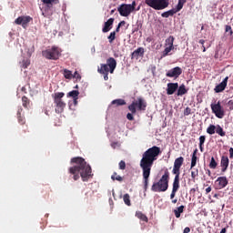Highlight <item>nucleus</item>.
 Returning <instances> with one entry per match:
<instances>
[{
	"mask_svg": "<svg viewBox=\"0 0 233 233\" xmlns=\"http://www.w3.org/2000/svg\"><path fill=\"white\" fill-rule=\"evenodd\" d=\"M161 154V147L153 146L146 150L140 160V168H142L143 183H144V192L148 190V181L150 178V172L152 167H154V161H157V157Z\"/></svg>",
	"mask_w": 233,
	"mask_h": 233,
	"instance_id": "f257e3e1",
	"label": "nucleus"
},
{
	"mask_svg": "<svg viewBox=\"0 0 233 233\" xmlns=\"http://www.w3.org/2000/svg\"><path fill=\"white\" fill-rule=\"evenodd\" d=\"M71 163H75V166L68 168V172L73 176L74 181H77L79 177H82V181H88L92 176V167L86 163L85 158L81 157H76L71 159Z\"/></svg>",
	"mask_w": 233,
	"mask_h": 233,
	"instance_id": "f03ea898",
	"label": "nucleus"
},
{
	"mask_svg": "<svg viewBox=\"0 0 233 233\" xmlns=\"http://www.w3.org/2000/svg\"><path fill=\"white\" fill-rule=\"evenodd\" d=\"M116 66L117 61H116V58L109 57L106 59V64L100 65V67L97 68V72L104 76L105 81H108V73L114 74V70H116Z\"/></svg>",
	"mask_w": 233,
	"mask_h": 233,
	"instance_id": "7ed1b4c3",
	"label": "nucleus"
},
{
	"mask_svg": "<svg viewBox=\"0 0 233 233\" xmlns=\"http://www.w3.org/2000/svg\"><path fill=\"white\" fill-rule=\"evenodd\" d=\"M170 180V173L168 169L165 170L164 175L158 182H154L151 190L152 192H167L168 190V181Z\"/></svg>",
	"mask_w": 233,
	"mask_h": 233,
	"instance_id": "20e7f679",
	"label": "nucleus"
},
{
	"mask_svg": "<svg viewBox=\"0 0 233 233\" xmlns=\"http://www.w3.org/2000/svg\"><path fill=\"white\" fill-rule=\"evenodd\" d=\"M128 110L132 114L136 112H145L147 110V101L143 97H137V100H134L129 106Z\"/></svg>",
	"mask_w": 233,
	"mask_h": 233,
	"instance_id": "39448f33",
	"label": "nucleus"
},
{
	"mask_svg": "<svg viewBox=\"0 0 233 233\" xmlns=\"http://www.w3.org/2000/svg\"><path fill=\"white\" fill-rule=\"evenodd\" d=\"M63 97H65V93L63 92H57L53 95L54 103L56 106L55 109L56 114H61L65 110V106H66V103L63 101Z\"/></svg>",
	"mask_w": 233,
	"mask_h": 233,
	"instance_id": "423d86ee",
	"label": "nucleus"
},
{
	"mask_svg": "<svg viewBox=\"0 0 233 233\" xmlns=\"http://www.w3.org/2000/svg\"><path fill=\"white\" fill-rule=\"evenodd\" d=\"M146 5L154 10H165L168 8V0H145Z\"/></svg>",
	"mask_w": 233,
	"mask_h": 233,
	"instance_id": "0eeeda50",
	"label": "nucleus"
},
{
	"mask_svg": "<svg viewBox=\"0 0 233 233\" xmlns=\"http://www.w3.org/2000/svg\"><path fill=\"white\" fill-rule=\"evenodd\" d=\"M42 56L43 57H46V59L57 61V59H59V56H61V51L59 50V47L53 46L50 49L43 51Z\"/></svg>",
	"mask_w": 233,
	"mask_h": 233,
	"instance_id": "6e6552de",
	"label": "nucleus"
},
{
	"mask_svg": "<svg viewBox=\"0 0 233 233\" xmlns=\"http://www.w3.org/2000/svg\"><path fill=\"white\" fill-rule=\"evenodd\" d=\"M174 36L170 35L169 37H167L165 41V49L162 51V55H161V59H163V57H167V56H171L172 54H170L171 50H174Z\"/></svg>",
	"mask_w": 233,
	"mask_h": 233,
	"instance_id": "1a4fd4ad",
	"label": "nucleus"
},
{
	"mask_svg": "<svg viewBox=\"0 0 233 233\" xmlns=\"http://www.w3.org/2000/svg\"><path fill=\"white\" fill-rule=\"evenodd\" d=\"M210 107L216 117L218 119H223V117H225V109L222 107L220 101H218V103H212Z\"/></svg>",
	"mask_w": 233,
	"mask_h": 233,
	"instance_id": "9d476101",
	"label": "nucleus"
},
{
	"mask_svg": "<svg viewBox=\"0 0 233 233\" xmlns=\"http://www.w3.org/2000/svg\"><path fill=\"white\" fill-rule=\"evenodd\" d=\"M117 12L122 17H128L132 14V6L128 4H122L117 7Z\"/></svg>",
	"mask_w": 233,
	"mask_h": 233,
	"instance_id": "9b49d317",
	"label": "nucleus"
},
{
	"mask_svg": "<svg viewBox=\"0 0 233 233\" xmlns=\"http://www.w3.org/2000/svg\"><path fill=\"white\" fill-rule=\"evenodd\" d=\"M227 185H228V179L227 177H218L215 181L216 190H223Z\"/></svg>",
	"mask_w": 233,
	"mask_h": 233,
	"instance_id": "f8f14e48",
	"label": "nucleus"
},
{
	"mask_svg": "<svg viewBox=\"0 0 233 233\" xmlns=\"http://www.w3.org/2000/svg\"><path fill=\"white\" fill-rule=\"evenodd\" d=\"M184 162H185V158L183 157H179L176 158L174 162L172 174H177V175L181 174L180 170H181V167H183Z\"/></svg>",
	"mask_w": 233,
	"mask_h": 233,
	"instance_id": "ddd939ff",
	"label": "nucleus"
},
{
	"mask_svg": "<svg viewBox=\"0 0 233 233\" xmlns=\"http://www.w3.org/2000/svg\"><path fill=\"white\" fill-rule=\"evenodd\" d=\"M183 74V69L179 66H176L170 70H168L166 74L167 77H175V79H177L179 76Z\"/></svg>",
	"mask_w": 233,
	"mask_h": 233,
	"instance_id": "4468645a",
	"label": "nucleus"
},
{
	"mask_svg": "<svg viewBox=\"0 0 233 233\" xmlns=\"http://www.w3.org/2000/svg\"><path fill=\"white\" fill-rule=\"evenodd\" d=\"M177 190H179V175L175 174L173 187L170 194V199H174V198H176V194L177 193Z\"/></svg>",
	"mask_w": 233,
	"mask_h": 233,
	"instance_id": "2eb2a0df",
	"label": "nucleus"
},
{
	"mask_svg": "<svg viewBox=\"0 0 233 233\" xmlns=\"http://www.w3.org/2000/svg\"><path fill=\"white\" fill-rule=\"evenodd\" d=\"M30 21H32V17L31 16H19L18 18H16L15 20V25H22L23 28H26V26L28 25V23H30Z\"/></svg>",
	"mask_w": 233,
	"mask_h": 233,
	"instance_id": "dca6fc26",
	"label": "nucleus"
},
{
	"mask_svg": "<svg viewBox=\"0 0 233 233\" xmlns=\"http://www.w3.org/2000/svg\"><path fill=\"white\" fill-rule=\"evenodd\" d=\"M228 83V76H226L220 84H218L215 86L214 92L216 94H219V93L223 92L227 88Z\"/></svg>",
	"mask_w": 233,
	"mask_h": 233,
	"instance_id": "f3484780",
	"label": "nucleus"
},
{
	"mask_svg": "<svg viewBox=\"0 0 233 233\" xmlns=\"http://www.w3.org/2000/svg\"><path fill=\"white\" fill-rule=\"evenodd\" d=\"M46 5L45 6L42 15L45 17H52L54 15V5L53 4H46Z\"/></svg>",
	"mask_w": 233,
	"mask_h": 233,
	"instance_id": "a211bd4d",
	"label": "nucleus"
},
{
	"mask_svg": "<svg viewBox=\"0 0 233 233\" xmlns=\"http://www.w3.org/2000/svg\"><path fill=\"white\" fill-rule=\"evenodd\" d=\"M230 163V160L228 159V156H222L220 158V167H221V172L225 174L227 170L228 169V165Z\"/></svg>",
	"mask_w": 233,
	"mask_h": 233,
	"instance_id": "6ab92c4d",
	"label": "nucleus"
},
{
	"mask_svg": "<svg viewBox=\"0 0 233 233\" xmlns=\"http://www.w3.org/2000/svg\"><path fill=\"white\" fill-rule=\"evenodd\" d=\"M177 88H179V84L177 83H168L167 88V96H172L176 91H177Z\"/></svg>",
	"mask_w": 233,
	"mask_h": 233,
	"instance_id": "aec40b11",
	"label": "nucleus"
},
{
	"mask_svg": "<svg viewBox=\"0 0 233 233\" xmlns=\"http://www.w3.org/2000/svg\"><path fill=\"white\" fill-rule=\"evenodd\" d=\"M114 18H109L106 22L104 24V27L102 28V32L104 34H106V32H110L112 30V26H114Z\"/></svg>",
	"mask_w": 233,
	"mask_h": 233,
	"instance_id": "412c9836",
	"label": "nucleus"
},
{
	"mask_svg": "<svg viewBox=\"0 0 233 233\" xmlns=\"http://www.w3.org/2000/svg\"><path fill=\"white\" fill-rule=\"evenodd\" d=\"M145 54V48L138 47L131 54V59H139V57H143Z\"/></svg>",
	"mask_w": 233,
	"mask_h": 233,
	"instance_id": "4be33fe9",
	"label": "nucleus"
},
{
	"mask_svg": "<svg viewBox=\"0 0 233 233\" xmlns=\"http://www.w3.org/2000/svg\"><path fill=\"white\" fill-rule=\"evenodd\" d=\"M16 117L18 119L19 125H25L26 119L25 118V114H23V107H18Z\"/></svg>",
	"mask_w": 233,
	"mask_h": 233,
	"instance_id": "5701e85b",
	"label": "nucleus"
},
{
	"mask_svg": "<svg viewBox=\"0 0 233 233\" xmlns=\"http://www.w3.org/2000/svg\"><path fill=\"white\" fill-rule=\"evenodd\" d=\"M177 12H179V11L175 7L171 10L162 13L161 15H162V17L168 18V17H172V15H174V14H177Z\"/></svg>",
	"mask_w": 233,
	"mask_h": 233,
	"instance_id": "b1692460",
	"label": "nucleus"
},
{
	"mask_svg": "<svg viewBox=\"0 0 233 233\" xmlns=\"http://www.w3.org/2000/svg\"><path fill=\"white\" fill-rule=\"evenodd\" d=\"M196 165H198V148H196L193 151V154L191 156V167L190 168H194V167H196Z\"/></svg>",
	"mask_w": 233,
	"mask_h": 233,
	"instance_id": "393cba45",
	"label": "nucleus"
},
{
	"mask_svg": "<svg viewBox=\"0 0 233 233\" xmlns=\"http://www.w3.org/2000/svg\"><path fill=\"white\" fill-rule=\"evenodd\" d=\"M177 90V96H185V94L188 92L187 86L184 84L180 85Z\"/></svg>",
	"mask_w": 233,
	"mask_h": 233,
	"instance_id": "a878e982",
	"label": "nucleus"
},
{
	"mask_svg": "<svg viewBox=\"0 0 233 233\" xmlns=\"http://www.w3.org/2000/svg\"><path fill=\"white\" fill-rule=\"evenodd\" d=\"M136 218H137L141 221H145V223H148V217H147V215H145L141 211H137L136 212Z\"/></svg>",
	"mask_w": 233,
	"mask_h": 233,
	"instance_id": "bb28decb",
	"label": "nucleus"
},
{
	"mask_svg": "<svg viewBox=\"0 0 233 233\" xmlns=\"http://www.w3.org/2000/svg\"><path fill=\"white\" fill-rule=\"evenodd\" d=\"M111 105H115L116 106H123L127 105V101L123 98L115 99L111 102Z\"/></svg>",
	"mask_w": 233,
	"mask_h": 233,
	"instance_id": "cd10ccee",
	"label": "nucleus"
},
{
	"mask_svg": "<svg viewBox=\"0 0 233 233\" xmlns=\"http://www.w3.org/2000/svg\"><path fill=\"white\" fill-rule=\"evenodd\" d=\"M67 97H72L74 101H77L79 99V91L77 90H73L67 93Z\"/></svg>",
	"mask_w": 233,
	"mask_h": 233,
	"instance_id": "c85d7f7f",
	"label": "nucleus"
},
{
	"mask_svg": "<svg viewBox=\"0 0 233 233\" xmlns=\"http://www.w3.org/2000/svg\"><path fill=\"white\" fill-rule=\"evenodd\" d=\"M216 134H218V136H220L221 137H225V136H227V133L223 130V127H221V126L217 125L216 127Z\"/></svg>",
	"mask_w": 233,
	"mask_h": 233,
	"instance_id": "c756f323",
	"label": "nucleus"
},
{
	"mask_svg": "<svg viewBox=\"0 0 233 233\" xmlns=\"http://www.w3.org/2000/svg\"><path fill=\"white\" fill-rule=\"evenodd\" d=\"M62 74L66 79H72V77H74V74L68 69H64Z\"/></svg>",
	"mask_w": 233,
	"mask_h": 233,
	"instance_id": "7c9ffc66",
	"label": "nucleus"
},
{
	"mask_svg": "<svg viewBox=\"0 0 233 233\" xmlns=\"http://www.w3.org/2000/svg\"><path fill=\"white\" fill-rule=\"evenodd\" d=\"M183 210H185V206H180L177 209H175L174 214L176 218H181V214H183Z\"/></svg>",
	"mask_w": 233,
	"mask_h": 233,
	"instance_id": "2f4dec72",
	"label": "nucleus"
},
{
	"mask_svg": "<svg viewBox=\"0 0 233 233\" xmlns=\"http://www.w3.org/2000/svg\"><path fill=\"white\" fill-rule=\"evenodd\" d=\"M216 128L217 126L215 125H209L207 128V134H209V136H214V134L216 133Z\"/></svg>",
	"mask_w": 233,
	"mask_h": 233,
	"instance_id": "473e14b6",
	"label": "nucleus"
},
{
	"mask_svg": "<svg viewBox=\"0 0 233 233\" xmlns=\"http://www.w3.org/2000/svg\"><path fill=\"white\" fill-rule=\"evenodd\" d=\"M112 181H118L119 183L123 182V177L117 175V172H114L111 176Z\"/></svg>",
	"mask_w": 233,
	"mask_h": 233,
	"instance_id": "72a5a7b5",
	"label": "nucleus"
},
{
	"mask_svg": "<svg viewBox=\"0 0 233 233\" xmlns=\"http://www.w3.org/2000/svg\"><path fill=\"white\" fill-rule=\"evenodd\" d=\"M22 105H23L24 108H28V106H30V99H28V97L24 96L22 97Z\"/></svg>",
	"mask_w": 233,
	"mask_h": 233,
	"instance_id": "f704fd0d",
	"label": "nucleus"
},
{
	"mask_svg": "<svg viewBox=\"0 0 233 233\" xmlns=\"http://www.w3.org/2000/svg\"><path fill=\"white\" fill-rule=\"evenodd\" d=\"M185 3H187V0H178V3L176 6L178 12H181V10H183V6L185 5Z\"/></svg>",
	"mask_w": 233,
	"mask_h": 233,
	"instance_id": "c9c22d12",
	"label": "nucleus"
},
{
	"mask_svg": "<svg viewBox=\"0 0 233 233\" xmlns=\"http://www.w3.org/2000/svg\"><path fill=\"white\" fill-rule=\"evenodd\" d=\"M209 168H212L213 170H216V168H218V163L216 162V158H214V157H211V160L209 162Z\"/></svg>",
	"mask_w": 233,
	"mask_h": 233,
	"instance_id": "e433bc0d",
	"label": "nucleus"
},
{
	"mask_svg": "<svg viewBox=\"0 0 233 233\" xmlns=\"http://www.w3.org/2000/svg\"><path fill=\"white\" fill-rule=\"evenodd\" d=\"M123 199L125 205H127V207H130L132 205V203L130 202V195H128L127 193L124 195Z\"/></svg>",
	"mask_w": 233,
	"mask_h": 233,
	"instance_id": "4c0bfd02",
	"label": "nucleus"
},
{
	"mask_svg": "<svg viewBox=\"0 0 233 233\" xmlns=\"http://www.w3.org/2000/svg\"><path fill=\"white\" fill-rule=\"evenodd\" d=\"M225 33L228 34V35H230V37H232L233 36L232 26L226 25H225Z\"/></svg>",
	"mask_w": 233,
	"mask_h": 233,
	"instance_id": "58836bf2",
	"label": "nucleus"
},
{
	"mask_svg": "<svg viewBox=\"0 0 233 233\" xmlns=\"http://www.w3.org/2000/svg\"><path fill=\"white\" fill-rule=\"evenodd\" d=\"M107 39L110 44L114 43V41L116 40V31L111 32L110 35L107 36Z\"/></svg>",
	"mask_w": 233,
	"mask_h": 233,
	"instance_id": "ea45409f",
	"label": "nucleus"
},
{
	"mask_svg": "<svg viewBox=\"0 0 233 233\" xmlns=\"http://www.w3.org/2000/svg\"><path fill=\"white\" fill-rule=\"evenodd\" d=\"M30 66V60L29 59H24L22 61V68H28Z\"/></svg>",
	"mask_w": 233,
	"mask_h": 233,
	"instance_id": "a19ab883",
	"label": "nucleus"
},
{
	"mask_svg": "<svg viewBox=\"0 0 233 233\" xmlns=\"http://www.w3.org/2000/svg\"><path fill=\"white\" fill-rule=\"evenodd\" d=\"M118 167L120 170H125V168H127V163L125 160H121L118 164Z\"/></svg>",
	"mask_w": 233,
	"mask_h": 233,
	"instance_id": "79ce46f5",
	"label": "nucleus"
},
{
	"mask_svg": "<svg viewBox=\"0 0 233 233\" xmlns=\"http://www.w3.org/2000/svg\"><path fill=\"white\" fill-rule=\"evenodd\" d=\"M198 176H199V170L195 169L194 171H191V177L192 179H196V177H198Z\"/></svg>",
	"mask_w": 233,
	"mask_h": 233,
	"instance_id": "37998d69",
	"label": "nucleus"
},
{
	"mask_svg": "<svg viewBox=\"0 0 233 233\" xmlns=\"http://www.w3.org/2000/svg\"><path fill=\"white\" fill-rule=\"evenodd\" d=\"M206 139H207V137H205V136H200L199 137V145H200V147H203V145H205Z\"/></svg>",
	"mask_w": 233,
	"mask_h": 233,
	"instance_id": "c03bdc74",
	"label": "nucleus"
},
{
	"mask_svg": "<svg viewBox=\"0 0 233 233\" xmlns=\"http://www.w3.org/2000/svg\"><path fill=\"white\" fill-rule=\"evenodd\" d=\"M192 114V109L190 107H186L184 110V116H190Z\"/></svg>",
	"mask_w": 233,
	"mask_h": 233,
	"instance_id": "a18cd8bd",
	"label": "nucleus"
},
{
	"mask_svg": "<svg viewBox=\"0 0 233 233\" xmlns=\"http://www.w3.org/2000/svg\"><path fill=\"white\" fill-rule=\"evenodd\" d=\"M227 106H228V110H230V111L233 110V99L229 100V101L227 103Z\"/></svg>",
	"mask_w": 233,
	"mask_h": 233,
	"instance_id": "49530a36",
	"label": "nucleus"
},
{
	"mask_svg": "<svg viewBox=\"0 0 233 233\" xmlns=\"http://www.w3.org/2000/svg\"><path fill=\"white\" fill-rule=\"evenodd\" d=\"M127 119H128V121H134V115L132 113H127Z\"/></svg>",
	"mask_w": 233,
	"mask_h": 233,
	"instance_id": "de8ad7c7",
	"label": "nucleus"
},
{
	"mask_svg": "<svg viewBox=\"0 0 233 233\" xmlns=\"http://www.w3.org/2000/svg\"><path fill=\"white\" fill-rule=\"evenodd\" d=\"M42 3H44V5H52V3H56V0H42Z\"/></svg>",
	"mask_w": 233,
	"mask_h": 233,
	"instance_id": "09e8293b",
	"label": "nucleus"
},
{
	"mask_svg": "<svg viewBox=\"0 0 233 233\" xmlns=\"http://www.w3.org/2000/svg\"><path fill=\"white\" fill-rule=\"evenodd\" d=\"M127 5L131 6L133 12L136 10V1H133L132 4H127Z\"/></svg>",
	"mask_w": 233,
	"mask_h": 233,
	"instance_id": "8fccbe9b",
	"label": "nucleus"
},
{
	"mask_svg": "<svg viewBox=\"0 0 233 233\" xmlns=\"http://www.w3.org/2000/svg\"><path fill=\"white\" fill-rule=\"evenodd\" d=\"M73 77H75L76 79H81V75H79V73H77V71H76L73 75Z\"/></svg>",
	"mask_w": 233,
	"mask_h": 233,
	"instance_id": "3c124183",
	"label": "nucleus"
},
{
	"mask_svg": "<svg viewBox=\"0 0 233 233\" xmlns=\"http://www.w3.org/2000/svg\"><path fill=\"white\" fill-rule=\"evenodd\" d=\"M229 159H233V147L229 148Z\"/></svg>",
	"mask_w": 233,
	"mask_h": 233,
	"instance_id": "603ef678",
	"label": "nucleus"
},
{
	"mask_svg": "<svg viewBox=\"0 0 233 233\" xmlns=\"http://www.w3.org/2000/svg\"><path fill=\"white\" fill-rule=\"evenodd\" d=\"M150 71L152 72V74H156V66H151Z\"/></svg>",
	"mask_w": 233,
	"mask_h": 233,
	"instance_id": "864d4df0",
	"label": "nucleus"
},
{
	"mask_svg": "<svg viewBox=\"0 0 233 233\" xmlns=\"http://www.w3.org/2000/svg\"><path fill=\"white\" fill-rule=\"evenodd\" d=\"M210 192H212V187H208L206 188V194H210Z\"/></svg>",
	"mask_w": 233,
	"mask_h": 233,
	"instance_id": "5fc2aeb1",
	"label": "nucleus"
},
{
	"mask_svg": "<svg viewBox=\"0 0 233 233\" xmlns=\"http://www.w3.org/2000/svg\"><path fill=\"white\" fill-rule=\"evenodd\" d=\"M190 232V228L187 227L184 228L183 233H189Z\"/></svg>",
	"mask_w": 233,
	"mask_h": 233,
	"instance_id": "6e6d98bb",
	"label": "nucleus"
},
{
	"mask_svg": "<svg viewBox=\"0 0 233 233\" xmlns=\"http://www.w3.org/2000/svg\"><path fill=\"white\" fill-rule=\"evenodd\" d=\"M189 194L194 196L196 194V188H191Z\"/></svg>",
	"mask_w": 233,
	"mask_h": 233,
	"instance_id": "4d7b16f0",
	"label": "nucleus"
},
{
	"mask_svg": "<svg viewBox=\"0 0 233 233\" xmlns=\"http://www.w3.org/2000/svg\"><path fill=\"white\" fill-rule=\"evenodd\" d=\"M206 174H208L209 177L210 176H212V172L210 171V169H206Z\"/></svg>",
	"mask_w": 233,
	"mask_h": 233,
	"instance_id": "13d9d810",
	"label": "nucleus"
},
{
	"mask_svg": "<svg viewBox=\"0 0 233 233\" xmlns=\"http://www.w3.org/2000/svg\"><path fill=\"white\" fill-rule=\"evenodd\" d=\"M125 25H127V22L121 21V22L118 24V26H125Z\"/></svg>",
	"mask_w": 233,
	"mask_h": 233,
	"instance_id": "bf43d9fd",
	"label": "nucleus"
},
{
	"mask_svg": "<svg viewBox=\"0 0 233 233\" xmlns=\"http://www.w3.org/2000/svg\"><path fill=\"white\" fill-rule=\"evenodd\" d=\"M171 199H172L171 203H173V205H176V203H177V198H171Z\"/></svg>",
	"mask_w": 233,
	"mask_h": 233,
	"instance_id": "052dcab7",
	"label": "nucleus"
},
{
	"mask_svg": "<svg viewBox=\"0 0 233 233\" xmlns=\"http://www.w3.org/2000/svg\"><path fill=\"white\" fill-rule=\"evenodd\" d=\"M198 43H199L200 45H202V46H203V45H205V40H204V39H200Z\"/></svg>",
	"mask_w": 233,
	"mask_h": 233,
	"instance_id": "680f3d73",
	"label": "nucleus"
},
{
	"mask_svg": "<svg viewBox=\"0 0 233 233\" xmlns=\"http://www.w3.org/2000/svg\"><path fill=\"white\" fill-rule=\"evenodd\" d=\"M120 28H121V25H118L116 26V31H115V32H116V33H117V32H119Z\"/></svg>",
	"mask_w": 233,
	"mask_h": 233,
	"instance_id": "e2e57ef3",
	"label": "nucleus"
},
{
	"mask_svg": "<svg viewBox=\"0 0 233 233\" xmlns=\"http://www.w3.org/2000/svg\"><path fill=\"white\" fill-rule=\"evenodd\" d=\"M220 233H227V228H222Z\"/></svg>",
	"mask_w": 233,
	"mask_h": 233,
	"instance_id": "0e129e2a",
	"label": "nucleus"
},
{
	"mask_svg": "<svg viewBox=\"0 0 233 233\" xmlns=\"http://www.w3.org/2000/svg\"><path fill=\"white\" fill-rule=\"evenodd\" d=\"M202 51L207 52V47H205V46H202Z\"/></svg>",
	"mask_w": 233,
	"mask_h": 233,
	"instance_id": "69168bd1",
	"label": "nucleus"
},
{
	"mask_svg": "<svg viewBox=\"0 0 233 233\" xmlns=\"http://www.w3.org/2000/svg\"><path fill=\"white\" fill-rule=\"evenodd\" d=\"M200 152H203V146L199 145Z\"/></svg>",
	"mask_w": 233,
	"mask_h": 233,
	"instance_id": "338daca9",
	"label": "nucleus"
},
{
	"mask_svg": "<svg viewBox=\"0 0 233 233\" xmlns=\"http://www.w3.org/2000/svg\"><path fill=\"white\" fill-rule=\"evenodd\" d=\"M139 8H140V7L138 6V7L137 8V11H139Z\"/></svg>",
	"mask_w": 233,
	"mask_h": 233,
	"instance_id": "774afa93",
	"label": "nucleus"
}]
</instances>
